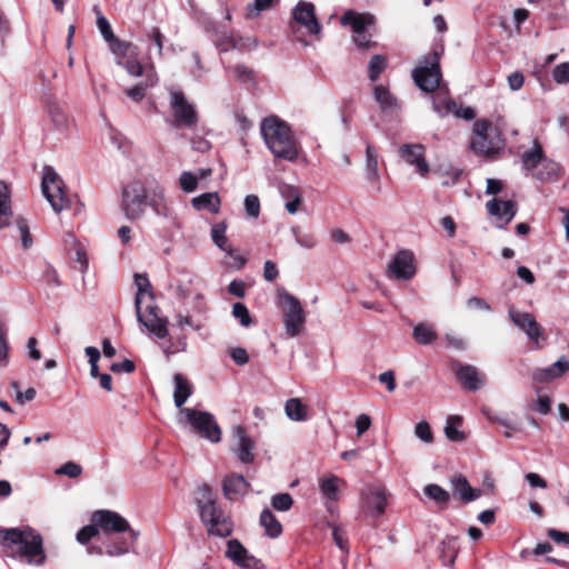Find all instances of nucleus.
Listing matches in <instances>:
<instances>
[{"label":"nucleus","mask_w":569,"mask_h":569,"mask_svg":"<svg viewBox=\"0 0 569 569\" xmlns=\"http://www.w3.org/2000/svg\"><path fill=\"white\" fill-rule=\"evenodd\" d=\"M169 108L172 114L170 121L174 129H192L199 122V114L193 102L186 94L174 88L169 89Z\"/></svg>","instance_id":"nucleus-6"},{"label":"nucleus","mask_w":569,"mask_h":569,"mask_svg":"<svg viewBox=\"0 0 569 569\" xmlns=\"http://www.w3.org/2000/svg\"><path fill=\"white\" fill-rule=\"evenodd\" d=\"M97 26H98V29H99L101 36L108 43L117 38L112 31V28H111L109 21L101 13L98 14Z\"/></svg>","instance_id":"nucleus-58"},{"label":"nucleus","mask_w":569,"mask_h":569,"mask_svg":"<svg viewBox=\"0 0 569 569\" xmlns=\"http://www.w3.org/2000/svg\"><path fill=\"white\" fill-rule=\"evenodd\" d=\"M543 158L542 147L538 141H535L533 148L522 154V168L532 174L541 166Z\"/></svg>","instance_id":"nucleus-29"},{"label":"nucleus","mask_w":569,"mask_h":569,"mask_svg":"<svg viewBox=\"0 0 569 569\" xmlns=\"http://www.w3.org/2000/svg\"><path fill=\"white\" fill-rule=\"evenodd\" d=\"M180 415L184 417L192 430L202 438L217 443L221 440V430L213 416L207 411L182 408Z\"/></svg>","instance_id":"nucleus-10"},{"label":"nucleus","mask_w":569,"mask_h":569,"mask_svg":"<svg viewBox=\"0 0 569 569\" xmlns=\"http://www.w3.org/2000/svg\"><path fill=\"white\" fill-rule=\"evenodd\" d=\"M264 143L271 153L289 162H295L300 153L299 143L295 139L291 128L279 117L264 118L260 124Z\"/></svg>","instance_id":"nucleus-3"},{"label":"nucleus","mask_w":569,"mask_h":569,"mask_svg":"<svg viewBox=\"0 0 569 569\" xmlns=\"http://www.w3.org/2000/svg\"><path fill=\"white\" fill-rule=\"evenodd\" d=\"M249 483L240 475H231L223 481V491L228 499H233V496L246 493Z\"/></svg>","instance_id":"nucleus-32"},{"label":"nucleus","mask_w":569,"mask_h":569,"mask_svg":"<svg viewBox=\"0 0 569 569\" xmlns=\"http://www.w3.org/2000/svg\"><path fill=\"white\" fill-rule=\"evenodd\" d=\"M232 432L237 440V445L233 448V452L236 453L237 458L242 463H252L254 460L253 440L247 435L246 429L241 426L234 427Z\"/></svg>","instance_id":"nucleus-20"},{"label":"nucleus","mask_w":569,"mask_h":569,"mask_svg":"<svg viewBox=\"0 0 569 569\" xmlns=\"http://www.w3.org/2000/svg\"><path fill=\"white\" fill-rule=\"evenodd\" d=\"M373 96L382 111L386 112V111H393V110L398 109V102H397L396 98L383 86L375 87Z\"/></svg>","instance_id":"nucleus-39"},{"label":"nucleus","mask_w":569,"mask_h":569,"mask_svg":"<svg viewBox=\"0 0 569 569\" xmlns=\"http://www.w3.org/2000/svg\"><path fill=\"white\" fill-rule=\"evenodd\" d=\"M2 546L8 555L29 565L41 566L46 561L42 537L31 528L0 530Z\"/></svg>","instance_id":"nucleus-2"},{"label":"nucleus","mask_w":569,"mask_h":569,"mask_svg":"<svg viewBox=\"0 0 569 569\" xmlns=\"http://www.w3.org/2000/svg\"><path fill=\"white\" fill-rule=\"evenodd\" d=\"M278 0H254L247 6V18L256 19L259 14L270 9Z\"/></svg>","instance_id":"nucleus-47"},{"label":"nucleus","mask_w":569,"mask_h":569,"mask_svg":"<svg viewBox=\"0 0 569 569\" xmlns=\"http://www.w3.org/2000/svg\"><path fill=\"white\" fill-rule=\"evenodd\" d=\"M293 505V499L291 495L283 492V493H277L272 496L271 498V506L273 509L280 512H286L291 509Z\"/></svg>","instance_id":"nucleus-48"},{"label":"nucleus","mask_w":569,"mask_h":569,"mask_svg":"<svg viewBox=\"0 0 569 569\" xmlns=\"http://www.w3.org/2000/svg\"><path fill=\"white\" fill-rule=\"evenodd\" d=\"M10 347L7 339V328L2 321H0V363L6 366L9 361Z\"/></svg>","instance_id":"nucleus-53"},{"label":"nucleus","mask_w":569,"mask_h":569,"mask_svg":"<svg viewBox=\"0 0 569 569\" xmlns=\"http://www.w3.org/2000/svg\"><path fill=\"white\" fill-rule=\"evenodd\" d=\"M280 193L286 200L284 207L287 211L291 214L297 213L302 202L300 190L296 187L286 184L280 188Z\"/></svg>","instance_id":"nucleus-35"},{"label":"nucleus","mask_w":569,"mask_h":569,"mask_svg":"<svg viewBox=\"0 0 569 569\" xmlns=\"http://www.w3.org/2000/svg\"><path fill=\"white\" fill-rule=\"evenodd\" d=\"M423 492L429 499L433 500L440 507L447 506L450 500V493L436 483L427 485L423 488Z\"/></svg>","instance_id":"nucleus-41"},{"label":"nucleus","mask_w":569,"mask_h":569,"mask_svg":"<svg viewBox=\"0 0 569 569\" xmlns=\"http://www.w3.org/2000/svg\"><path fill=\"white\" fill-rule=\"evenodd\" d=\"M451 489L455 496H458L463 502H471L481 496L479 489L472 488L467 478L459 475L450 480Z\"/></svg>","instance_id":"nucleus-26"},{"label":"nucleus","mask_w":569,"mask_h":569,"mask_svg":"<svg viewBox=\"0 0 569 569\" xmlns=\"http://www.w3.org/2000/svg\"><path fill=\"white\" fill-rule=\"evenodd\" d=\"M123 67L127 72L133 77L142 76L143 68L141 63L137 60V57H128L123 59V63H118Z\"/></svg>","instance_id":"nucleus-59"},{"label":"nucleus","mask_w":569,"mask_h":569,"mask_svg":"<svg viewBox=\"0 0 569 569\" xmlns=\"http://www.w3.org/2000/svg\"><path fill=\"white\" fill-rule=\"evenodd\" d=\"M508 315L513 325L522 330L528 339L539 347L540 341L545 340V335L543 329L536 321L535 317L529 312H522L515 308H510Z\"/></svg>","instance_id":"nucleus-15"},{"label":"nucleus","mask_w":569,"mask_h":569,"mask_svg":"<svg viewBox=\"0 0 569 569\" xmlns=\"http://www.w3.org/2000/svg\"><path fill=\"white\" fill-rule=\"evenodd\" d=\"M134 543L136 542H132L131 538H130V540L119 539L116 541H110L106 546V553L110 557L123 556L130 551L131 546Z\"/></svg>","instance_id":"nucleus-45"},{"label":"nucleus","mask_w":569,"mask_h":569,"mask_svg":"<svg viewBox=\"0 0 569 569\" xmlns=\"http://www.w3.org/2000/svg\"><path fill=\"white\" fill-rule=\"evenodd\" d=\"M244 209L248 218L257 219L260 214V200L256 194H248L244 198Z\"/></svg>","instance_id":"nucleus-51"},{"label":"nucleus","mask_w":569,"mask_h":569,"mask_svg":"<svg viewBox=\"0 0 569 569\" xmlns=\"http://www.w3.org/2000/svg\"><path fill=\"white\" fill-rule=\"evenodd\" d=\"M457 378L465 388L477 391L485 385V376L471 365H460L456 371Z\"/></svg>","instance_id":"nucleus-24"},{"label":"nucleus","mask_w":569,"mask_h":569,"mask_svg":"<svg viewBox=\"0 0 569 569\" xmlns=\"http://www.w3.org/2000/svg\"><path fill=\"white\" fill-rule=\"evenodd\" d=\"M292 18L296 23L306 28L308 33L319 36L322 27L316 17V8L312 2L300 0L292 10Z\"/></svg>","instance_id":"nucleus-17"},{"label":"nucleus","mask_w":569,"mask_h":569,"mask_svg":"<svg viewBox=\"0 0 569 569\" xmlns=\"http://www.w3.org/2000/svg\"><path fill=\"white\" fill-rule=\"evenodd\" d=\"M503 147V140L498 128L486 119H478L473 123L471 148L475 152L485 156L497 153Z\"/></svg>","instance_id":"nucleus-8"},{"label":"nucleus","mask_w":569,"mask_h":569,"mask_svg":"<svg viewBox=\"0 0 569 569\" xmlns=\"http://www.w3.org/2000/svg\"><path fill=\"white\" fill-rule=\"evenodd\" d=\"M378 158L377 149L368 143L366 147V179L371 190L376 193L380 192L382 189Z\"/></svg>","instance_id":"nucleus-21"},{"label":"nucleus","mask_w":569,"mask_h":569,"mask_svg":"<svg viewBox=\"0 0 569 569\" xmlns=\"http://www.w3.org/2000/svg\"><path fill=\"white\" fill-rule=\"evenodd\" d=\"M198 495L197 506L208 533L220 538L230 536L233 529L232 521L212 499L210 487L207 485L200 486Z\"/></svg>","instance_id":"nucleus-4"},{"label":"nucleus","mask_w":569,"mask_h":569,"mask_svg":"<svg viewBox=\"0 0 569 569\" xmlns=\"http://www.w3.org/2000/svg\"><path fill=\"white\" fill-rule=\"evenodd\" d=\"M226 556L231 559L237 566L244 569H263L262 562L254 556L250 555L248 550L237 539L228 541Z\"/></svg>","instance_id":"nucleus-19"},{"label":"nucleus","mask_w":569,"mask_h":569,"mask_svg":"<svg viewBox=\"0 0 569 569\" xmlns=\"http://www.w3.org/2000/svg\"><path fill=\"white\" fill-rule=\"evenodd\" d=\"M486 208L489 214L496 217L501 224L499 227H505L508 224L517 213L516 203L512 200H502V199H492L487 202Z\"/></svg>","instance_id":"nucleus-22"},{"label":"nucleus","mask_w":569,"mask_h":569,"mask_svg":"<svg viewBox=\"0 0 569 569\" xmlns=\"http://www.w3.org/2000/svg\"><path fill=\"white\" fill-rule=\"evenodd\" d=\"M415 435L421 441L426 443H431L433 440V435L431 428L427 421H420L415 427Z\"/></svg>","instance_id":"nucleus-56"},{"label":"nucleus","mask_w":569,"mask_h":569,"mask_svg":"<svg viewBox=\"0 0 569 569\" xmlns=\"http://www.w3.org/2000/svg\"><path fill=\"white\" fill-rule=\"evenodd\" d=\"M191 203L198 211L208 210L209 212L217 214L220 210L221 201L217 192H206L194 197Z\"/></svg>","instance_id":"nucleus-28"},{"label":"nucleus","mask_w":569,"mask_h":569,"mask_svg":"<svg viewBox=\"0 0 569 569\" xmlns=\"http://www.w3.org/2000/svg\"><path fill=\"white\" fill-rule=\"evenodd\" d=\"M81 473L82 467L73 461H68L56 470V475H63L73 479L80 477Z\"/></svg>","instance_id":"nucleus-54"},{"label":"nucleus","mask_w":569,"mask_h":569,"mask_svg":"<svg viewBox=\"0 0 569 569\" xmlns=\"http://www.w3.org/2000/svg\"><path fill=\"white\" fill-rule=\"evenodd\" d=\"M462 419L459 416H449L445 426L446 437L453 442H462L466 439L465 433L459 429Z\"/></svg>","instance_id":"nucleus-40"},{"label":"nucleus","mask_w":569,"mask_h":569,"mask_svg":"<svg viewBox=\"0 0 569 569\" xmlns=\"http://www.w3.org/2000/svg\"><path fill=\"white\" fill-rule=\"evenodd\" d=\"M400 158L409 166L415 167L416 172L421 177H427L429 163L426 160V148L420 143H406L399 150Z\"/></svg>","instance_id":"nucleus-18"},{"label":"nucleus","mask_w":569,"mask_h":569,"mask_svg":"<svg viewBox=\"0 0 569 569\" xmlns=\"http://www.w3.org/2000/svg\"><path fill=\"white\" fill-rule=\"evenodd\" d=\"M415 273L413 254L409 250L398 251L387 266L388 277L397 280H409Z\"/></svg>","instance_id":"nucleus-16"},{"label":"nucleus","mask_w":569,"mask_h":569,"mask_svg":"<svg viewBox=\"0 0 569 569\" xmlns=\"http://www.w3.org/2000/svg\"><path fill=\"white\" fill-rule=\"evenodd\" d=\"M12 214L9 188L0 180V229L9 226Z\"/></svg>","instance_id":"nucleus-31"},{"label":"nucleus","mask_w":569,"mask_h":569,"mask_svg":"<svg viewBox=\"0 0 569 569\" xmlns=\"http://www.w3.org/2000/svg\"><path fill=\"white\" fill-rule=\"evenodd\" d=\"M42 280L50 286H60V280L57 270L48 263L44 266Z\"/></svg>","instance_id":"nucleus-62"},{"label":"nucleus","mask_w":569,"mask_h":569,"mask_svg":"<svg viewBox=\"0 0 569 569\" xmlns=\"http://www.w3.org/2000/svg\"><path fill=\"white\" fill-rule=\"evenodd\" d=\"M552 76L558 83L569 82V62H562L556 66Z\"/></svg>","instance_id":"nucleus-61"},{"label":"nucleus","mask_w":569,"mask_h":569,"mask_svg":"<svg viewBox=\"0 0 569 569\" xmlns=\"http://www.w3.org/2000/svg\"><path fill=\"white\" fill-rule=\"evenodd\" d=\"M412 337L417 343L428 346L438 338L433 326L427 322H420L413 327Z\"/></svg>","instance_id":"nucleus-36"},{"label":"nucleus","mask_w":569,"mask_h":569,"mask_svg":"<svg viewBox=\"0 0 569 569\" xmlns=\"http://www.w3.org/2000/svg\"><path fill=\"white\" fill-rule=\"evenodd\" d=\"M162 218L176 220L172 209L167 204L164 188L153 181L147 188L141 181H132L122 189L121 209L130 221L141 219L146 213V207Z\"/></svg>","instance_id":"nucleus-1"},{"label":"nucleus","mask_w":569,"mask_h":569,"mask_svg":"<svg viewBox=\"0 0 569 569\" xmlns=\"http://www.w3.org/2000/svg\"><path fill=\"white\" fill-rule=\"evenodd\" d=\"M441 51L432 50L420 61L412 71L416 86L425 92H433L438 89L442 74L440 70Z\"/></svg>","instance_id":"nucleus-7"},{"label":"nucleus","mask_w":569,"mask_h":569,"mask_svg":"<svg viewBox=\"0 0 569 569\" xmlns=\"http://www.w3.org/2000/svg\"><path fill=\"white\" fill-rule=\"evenodd\" d=\"M232 316L240 322L242 327L248 328L252 323L248 308L241 302H236L232 306Z\"/></svg>","instance_id":"nucleus-50"},{"label":"nucleus","mask_w":569,"mask_h":569,"mask_svg":"<svg viewBox=\"0 0 569 569\" xmlns=\"http://www.w3.org/2000/svg\"><path fill=\"white\" fill-rule=\"evenodd\" d=\"M230 71L241 82H248L252 79V72L246 66L236 64L230 68Z\"/></svg>","instance_id":"nucleus-63"},{"label":"nucleus","mask_w":569,"mask_h":569,"mask_svg":"<svg viewBox=\"0 0 569 569\" xmlns=\"http://www.w3.org/2000/svg\"><path fill=\"white\" fill-rule=\"evenodd\" d=\"M174 290H176V293L182 299H186V298L194 295V300H196L194 310L199 313L206 312L207 306L203 302V295L200 292H194L193 278L190 274L182 273L180 276V278H178L176 280Z\"/></svg>","instance_id":"nucleus-23"},{"label":"nucleus","mask_w":569,"mask_h":569,"mask_svg":"<svg viewBox=\"0 0 569 569\" xmlns=\"http://www.w3.org/2000/svg\"><path fill=\"white\" fill-rule=\"evenodd\" d=\"M91 521L98 526L99 532L106 535L128 532L132 542H136L139 537V532L131 528L128 520L116 511L97 510L92 513Z\"/></svg>","instance_id":"nucleus-12"},{"label":"nucleus","mask_w":569,"mask_h":569,"mask_svg":"<svg viewBox=\"0 0 569 569\" xmlns=\"http://www.w3.org/2000/svg\"><path fill=\"white\" fill-rule=\"evenodd\" d=\"M284 412L292 421H305L308 417V408L299 398L288 399L284 403Z\"/></svg>","instance_id":"nucleus-37"},{"label":"nucleus","mask_w":569,"mask_h":569,"mask_svg":"<svg viewBox=\"0 0 569 569\" xmlns=\"http://www.w3.org/2000/svg\"><path fill=\"white\" fill-rule=\"evenodd\" d=\"M277 299L282 308V322L287 336L295 338L301 335L305 330L307 315L300 300L283 288L277 291Z\"/></svg>","instance_id":"nucleus-5"},{"label":"nucleus","mask_w":569,"mask_h":569,"mask_svg":"<svg viewBox=\"0 0 569 569\" xmlns=\"http://www.w3.org/2000/svg\"><path fill=\"white\" fill-rule=\"evenodd\" d=\"M433 110L441 117L451 113L453 109H456V102L451 99L443 98H435L433 102Z\"/></svg>","instance_id":"nucleus-52"},{"label":"nucleus","mask_w":569,"mask_h":569,"mask_svg":"<svg viewBox=\"0 0 569 569\" xmlns=\"http://www.w3.org/2000/svg\"><path fill=\"white\" fill-rule=\"evenodd\" d=\"M16 223H17V228L20 233L22 247L24 249H29L32 246L33 241H32V237L30 234L29 226H28L27 221L22 218H18Z\"/></svg>","instance_id":"nucleus-55"},{"label":"nucleus","mask_w":569,"mask_h":569,"mask_svg":"<svg viewBox=\"0 0 569 569\" xmlns=\"http://www.w3.org/2000/svg\"><path fill=\"white\" fill-rule=\"evenodd\" d=\"M198 182L199 177L190 171H183L180 174L179 186L187 193L193 192L198 187Z\"/></svg>","instance_id":"nucleus-49"},{"label":"nucleus","mask_w":569,"mask_h":569,"mask_svg":"<svg viewBox=\"0 0 569 569\" xmlns=\"http://www.w3.org/2000/svg\"><path fill=\"white\" fill-rule=\"evenodd\" d=\"M134 284L137 287V295L134 299L136 309L139 311L140 306L143 305L144 300L148 299V303L153 302V295L151 291V284L147 276L134 274Z\"/></svg>","instance_id":"nucleus-30"},{"label":"nucleus","mask_w":569,"mask_h":569,"mask_svg":"<svg viewBox=\"0 0 569 569\" xmlns=\"http://www.w3.org/2000/svg\"><path fill=\"white\" fill-rule=\"evenodd\" d=\"M99 533V528L91 521V525L84 526L77 533V541L81 545L87 543L90 539Z\"/></svg>","instance_id":"nucleus-57"},{"label":"nucleus","mask_w":569,"mask_h":569,"mask_svg":"<svg viewBox=\"0 0 569 569\" xmlns=\"http://www.w3.org/2000/svg\"><path fill=\"white\" fill-rule=\"evenodd\" d=\"M41 189L56 213L70 206V200L63 191V181L51 167H44Z\"/></svg>","instance_id":"nucleus-11"},{"label":"nucleus","mask_w":569,"mask_h":569,"mask_svg":"<svg viewBox=\"0 0 569 569\" xmlns=\"http://www.w3.org/2000/svg\"><path fill=\"white\" fill-rule=\"evenodd\" d=\"M110 50L116 56L117 63H123L128 57H137L138 48L131 42L122 41L118 38L109 42Z\"/></svg>","instance_id":"nucleus-34"},{"label":"nucleus","mask_w":569,"mask_h":569,"mask_svg":"<svg viewBox=\"0 0 569 569\" xmlns=\"http://www.w3.org/2000/svg\"><path fill=\"white\" fill-rule=\"evenodd\" d=\"M560 169L558 162L543 158L541 166L532 173V177L541 181L553 180L559 176Z\"/></svg>","instance_id":"nucleus-38"},{"label":"nucleus","mask_w":569,"mask_h":569,"mask_svg":"<svg viewBox=\"0 0 569 569\" xmlns=\"http://www.w3.org/2000/svg\"><path fill=\"white\" fill-rule=\"evenodd\" d=\"M158 307L153 303H147L146 309L140 306L139 311L136 309L138 321L144 326L148 331L154 335L159 339H163L168 336V320L167 318L160 317L158 313Z\"/></svg>","instance_id":"nucleus-14"},{"label":"nucleus","mask_w":569,"mask_h":569,"mask_svg":"<svg viewBox=\"0 0 569 569\" xmlns=\"http://www.w3.org/2000/svg\"><path fill=\"white\" fill-rule=\"evenodd\" d=\"M387 491L382 487L369 486L361 492L360 509L368 518L380 517L387 506Z\"/></svg>","instance_id":"nucleus-13"},{"label":"nucleus","mask_w":569,"mask_h":569,"mask_svg":"<svg viewBox=\"0 0 569 569\" xmlns=\"http://www.w3.org/2000/svg\"><path fill=\"white\" fill-rule=\"evenodd\" d=\"M174 391L173 401L176 407L181 408L188 398L192 395L193 387L182 373H176L173 376Z\"/></svg>","instance_id":"nucleus-27"},{"label":"nucleus","mask_w":569,"mask_h":569,"mask_svg":"<svg viewBox=\"0 0 569 569\" xmlns=\"http://www.w3.org/2000/svg\"><path fill=\"white\" fill-rule=\"evenodd\" d=\"M375 22L376 19L371 13H359L353 10L346 11L340 18L342 26L351 28L353 33L352 40L359 49H369L376 46L367 33V30L373 27Z\"/></svg>","instance_id":"nucleus-9"},{"label":"nucleus","mask_w":569,"mask_h":569,"mask_svg":"<svg viewBox=\"0 0 569 569\" xmlns=\"http://www.w3.org/2000/svg\"><path fill=\"white\" fill-rule=\"evenodd\" d=\"M568 370L569 358L567 356H561L549 367L537 370L533 377L539 382H547L561 377Z\"/></svg>","instance_id":"nucleus-25"},{"label":"nucleus","mask_w":569,"mask_h":569,"mask_svg":"<svg viewBox=\"0 0 569 569\" xmlns=\"http://www.w3.org/2000/svg\"><path fill=\"white\" fill-rule=\"evenodd\" d=\"M11 387L16 390V400L20 405H24L26 402L32 401L36 398L37 391L34 388H28L26 391L19 390V383L13 381Z\"/></svg>","instance_id":"nucleus-60"},{"label":"nucleus","mask_w":569,"mask_h":569,"mask_svg":"<svg viewBox=\"0 0 569 569\" xmlns=\"http://www.w3.org/2000/svg\"><path fill=\"white\" fill-rule=\"evenodd\" d=\"M387 67V59L385 56L381 54H375L371 57L369 64H368V76L371 81H376L380 73L386 69Z\"/></svg>","instance_id":"nucleus-46"},{"label":"nucleus","mask_w":569,"mask_h":569,"mask_svg":"<svg viewBox=\"0 0 569 569\" xmlns=\"http://www.w3.org/2000/svg\"><path fill=\"white\" fill-rule=\"evenodd\" d=\"M340 479L337 476H329L321 479L320 491L329 500L338 499Z\"/></svg>","instance_id":"nucleus-44"},{"label":"nucleus","mask_w":569,"mask_h":569,"mask_svg":"<svg viewBox=\"0 0 569 569\" xmlns=\"http://www.w3.org/2000/svg\"><path fill=\"white\" fill-rule=\"evenodd\" d=\"M259 521L268 537L274 539L281 535L282 526L270 509L266 508L261 511Z\"/></svg>","instance_id":"nucleus-33"},{"label":"nucleus","mask_w":569,"mask_h":569,"mask_svg":"<svg viewBox=\"0 0 569 569\" xmlns=\"http://www.w3.org/2000/svg\"><path fill=\"white\" fill-rule=\"evenodd\" d=\"M211 239L213 243L221 250L224 251L229 249L231 243L227 237V224L226 222H219L212 226L211 228Z\"/></svg>","instance_id":"nucleus-43"},{"label":"nucleus","mask_w":569,"mask_h":569,"mask_svg":"<svg viewBox=\"0 0 569 569\" xmlns=\"http://www.w3.org/2000/svg\"><path fill=\"white\" fill-rule=\"evenodd\" d=\"M230 357L238 366H244L249 362V356L246 349L236 347L230 349Z\"/></svg>","instance_id":"nucleus-64"},{"label":"nucleus","mask_w":569,"mask_h":569,"mask_svg":"<svg viewBox=\"0 0 569 569\" xmlns=\"http://www.w3.org/2000/svg\"><path fill=\"white\" fill-rule=\"evenodd\" d=\"M157 82V79H154L151 76H148L146 81L139 82L138 84L133 86L132 88L127 89L124 92L128 98H130L134 102H140L146 97V92L149 88L153 87Z\"/></svg>","instance_id":"nucleus-42"}]
</instances>
